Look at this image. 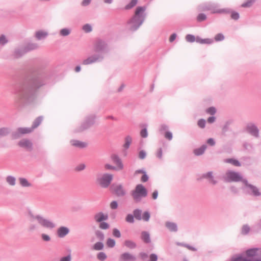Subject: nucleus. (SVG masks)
I'll return each instance as SVG.
<instances>
[{"instance_id": "obj_1", "label": "nucleus", "mask_w": 261, "mask_h": 261, "mask_svg": "<svg viewBox=\"0 0 261 261\" xmlns=\"http://www.w3.org/2000/svg\"><path fill=\"white\" fill-rule=\"evenodd\" d=\"M44 84L42 77L37 76L33 78L29 83L19 85L15 91L16 102L18 104L31 102L34 99L35 90Z\"/></svg>"}, {"instance_id": "obj_2", "label": "nucleus", "mask_w": 261, "mask_h": 261, "mask_svg": "<svg viewBox=\"0 0 261 261\" xmlns=\"http://www.w3.org/2000/svg\"><path fill=\"white\" fill-rule=\"evenodd\" d=\"M146 10L145 6H139L136 8L134 15L127 22L128 30L136 31L143 23L146 17Z\"/></svg>"}, {"instance_id": "obj_3", "label": "nucleus", "mask_w": 261, "mask_h": 261, "mask_svg": "<svg viewBox=\"0 0 261 261\" xmlns=\"http://www.w3.org/2000/svg\"><path fill=\"white\" fill-rule=\"evenodd\" d=\"M30 218L32 220L37 221L38 224L31 223L28 227V230L30 232H33L39 229V225L45 228L53 229L56 226V224L50 219H48L41 215H34L29 213Z\"/></svg>"}, {"instance_id": "obj_4", "label": "nucleus", "mask_w": 261, "mask_h": 261, "mask_svg": "<svg viewBox=\"0 0 261 261\" xmlns=\"http://www.w3.org/2000/svg\"><path fill=\"white\" fill-rule=\"evenodd\" d=\"M220 6L216 3H207L200 5L199 6L200 11H211L213 13H230L229 9H220Z\"/></svg>"}, {"instance_id": "obj_5", "label": "nucleus", "mask_w": 261, "mask_h": 261, "mask_svg": "<svg viewBox=\"0 0 261 261\" xmlns=\"http://www.w3.org/2000/svg\"><path fill=\"white\" fill-rule=\"evenodd\" d=\"M131 195L134 200L138 203L147 196V190L142 184H138L135 189L132 191Z\"/></svg>"}, {"instance_id": "obj_6", "label": "nucleus", "mask_w": 261, "mask_h": 261, "mask_svg": "<svg viewBox=\"0 0 261 261\" xmlns=\"http://www.w3.org/2000/svg\"><path fill=\"white\" fill-rule=\"evenodd\" d=\"M242 183L243 185L242 189L246 193L253 196H259L261 195L259 189L253 185L249 184L246 179L242 180Z\"/></svg>"}, {"instance_id": "obj_7", "label": "nucleus", "mask_w": 261, "mask_h": 261, "mask_svg": "<svg viewBox=\"0 0 261 261\" xmlns=\"http://www.w3.org/2000/svg\"><path fill=\"white\" fill-rule=\"evenodd\" d=\"M93 50L96 54H101L104 56L108 50V46L105 41L98 39H97L93 44Z\"/></svg>"}, {"instance_id": "obj_8", "label": "nucleus", "mask_w": 261, "mask_h": 261, "mask_svg": "<svg viewBox=\"0 0 261 261\" xmlns=\"http://www.w3.org/2000/svg\"><path fill=\"white\" fill-rule=\"evenodd\" d=\"M223 179L226 182L242 181L244 179L239 173L231 170L227 171L223 176Z\"/></svg>"}, {"instance_id": "obj_9", "label": "nucleus", "mask_w": 261, "mask_h": 261, "mask_svg": "<svg viewBox=\"0 0 261 261\" xmlns=\"http://www.w3.org/2000/svg\"><path fill=\"white\" fill-rule=\"evenodd\" d=\"M113 177L112 174L105 173L99 176L97 181L101 187L107 188L111 184Z\"/></svg>"}, {"instance_id": "obj_10", "label": "nucleus", "mask_w": 261, "mask_h": 261, "mask_svg": "<svg viewBox=\"0 0 261 261\" xmlns=\"http://www.w3.org/2000/svg\"><path fill=\"white\" fill-rule=\"evenodd\" d=\"M104 59V56L101 54L91 55L82 61V64L88 65L95 63L101 62Z\"/></svg>"}, {"instance_id": "obj_11", "label": "nucleus", "mask_w": 261, "mask_h": 261, "mask_svg": "<svg viewBox=\"0 0 261 261\" xmlns=\"http://www.w3.org/2000/svg\"><path fill=\"white\" fill-rule=\"evenodd\" d=\"M38 48V45L36 43H29L26 47H24V49L22 50V53L19 54V50H16L14 51V55L16 58L20 57L23 56L24 54L29 51L36 49Z\"/></svg>"}, {"instance_id": "obj_12", "label": "nucleus", "mask_w": 261, "mask_h": 261, "mask_svg": "<svg viewBox=\"0 0 261 261\" xmlns=\"http://www.w3.org/2000/svg\"><path fill=\"white\" fill-rule=\"evenodd\" d=\"M95 118L94 115L87 117L85 121L82 124L79 131H83L91 126L95 122Z\"/></svg>"}, {"instance_id": "obj_13", "label": "nucleus", "mask_w": 261, "mask_h": 261, "mask_svg": "<svg viewBox=\"0 0 261 261\" xmlns=\"http://www.w3.org/2000/svg\"><path fill=\"white\" fill-rule=\"evenodd\" d=\"M247 131L252 136L255 138L259 137V129L257 126L253 123H250L246 126Z\"/></svg>"}, {"instance_id": "obj_14", "label": "nucleus", "mask_w": 261, "mask_h": 261, "mask_svg": "<svg viewBox=\"0 0 261 261\" xmlns=\"http://www.w3.org/2000/svg\"><path fill=\"white\" fill-rule=\"evenodd\" d=\"M33 129L31 127H19L16 132L13 134L15 138H18L21 135L27 134L31 133Z\"/></svg>"}, {"instance_id": "obj_15", "label": "nucleus", "mask_w": 261, "mask_h": 261, "mask_svg": "<svg viewBox=\"0 0 261 261\" xmlns=\"http://www.w3.org/2000/svg\"><path fill=\"white\" fill-rule=\"evenodd\" d=\"M108 215L102 212H98L95 214L94 216V221L96 223H100L102 221H106L108 219Z\"/></svg>"}, {"instance_id": "obj_16", "label": "nucleus", "mask_w": 261, "mask_h": 261, "mask_svg": "<svg viewBox=\"0 0 261 261\" xmlns=\"http://www.w3.org/2000/svg\"><path fill=\"white\" fill-rule=\"evenodd\" d=\"M48 36V32L45 30H39L35 32L34 36L38 40L45 39Z\"/></svg>"}, {"instance_id": "obj_17", "label": "nucleus", "mask_w": 261, "mask_h": 261, "mask_svg": "<svg viewBox=\"0 0 261 261\" xmlns=\"http://www.w3.org/2000/svg\"><path fill=\"white\" fill-rule=\"evenodd\" d=\"M136 260L135 256L127 252L122 253L119 257V261H135Z\"/></svg>"}, {"instance_id": "obj_18", "label": "nucleus", "mask_w": 261, "mask_h": 261, "mask_svg": "<svg viewBox=\"0 0 261 261\" xmlns=\"http://www.w3.org/2000/svg\"><path fill=\"white\" fill-rule=\"evenodd\" d=\"M115 193L118 196H123L126 194V191L121 185H116L112 186Z\"/></svg>"}, {"instance_id": "obj_19", "label": "nucleus", "mask_w": 261, "mask_h": 261, "mask_svg": "<svg viewBox=\"0 0 261 261\" xmlns=\"http://www.w3.org/2000/svg\"><path fill=\"white\" fill-rule=\"evenodd\" d=\"M70 232L69 229L66 226H61L57 230V236L60 238H63Z\"/></svg>"}, {"instance_id": "obj_20", "label": "nucleus", "mask_w": 261, "mask_h": 261, "mask_svg": "<svg viewBox=\"0 0 261 261\" xmlns=\"http://www.w3.org/2000/svg\"><path fill=\"white\" fill-rule=\"evenodd\" d=\"M111 159L113 163L116 164V167H115L117 170H120L123 168V165L122 163L121 160L117 155L113 154L111 156Z\"/></svg>"}, {"instance_id": "obj_21", "label": "nucleus", "mask_w": 261, "mask_h": 261, "mask_svg": "<svg viewBox=\"0 0 261 261\" xmlns=\"http://www.w3.org/2000/svg\"><path fill=\"white\" fill-rule=\"evenodd\" d=\"M165 225L170 232H176L178 231V226L175 222L168 221L165 222Z\"/></svg>"}, {"instance_id": "obj_22", "label": "nucleus", "mask_w": 261, "mask_h": 261, "mask_svg": "<svg viewBox=\"0 0 261 261\" xmlns=\"http://www.w3.org/2000/svg\"><path fill=\"white\" fill-rule=\"evenodd\" d=\"M202 177L207 179L210 184L216 185L217 183V180L215 178L213 173L212 171L208 172L203 174Z\"/></svg>"}, {"instance_id": "obj_23", "label": "nucleus", "mask_w": 261, "mask_h": 261, "mask_svg": "<svg viewBox=\"0 0 261 261\" xmlns=\"http://www.w3.org/2000/svg\"><path fill=\"white\" fill-rule=\"evenodd\" d=\"M19 145L27 150H31L32 148V142L28 139H22L19 142Z\"/></svg>"}, {"instance_id": "obj_24", "label": "nucleus", "mask_w": 261, "mask_h": 261, "mask_svg": "<svg viewBox=\"0 0 261 261\" xmlns=\"http://www.w3.org/2000/svg\"><path fill=\"white\" fill-rule=\"evenodd\" d=\"M132 142V138L130 136H127L125 138V143L123 145L124 148L123 152L124 155H126V150L129 147V146Z\"/></svg>"}, {"instance_id": "obj_25", "label": "nucleus", "mask_w": 261, "mask_h": 261, "mask_svg": "<svg viewBox=\"0 0 261 261\" xmlns=\"http://www.w3.org/2000/svg\"><path fill=\"white\" fill-rule=\"evenodd\" d=\"M70 143L75 147L83 148L87 146V143L76 140H71Z\"/></svg>"}, {"instance_id": "obj_26", "label": "nucleus", "mask_w": 261, "mask_h": 261, "mask_svg": "<svg viewBox=\"0 0 261 261\" xmlns=\"http://www.w3.org/2000/svg\"><path fill=\"white\" fill-rule=\"evenodd\" d=\"M141 238L145 243H149L151 242L150 234L147 231H142L141 234Z\"/></svg>"}, {"instance_id": "obj_27", "label": "nucleus", "mask_w": 261, "mask_h": 261, "mask_svg": "<svg viewBox=\"0 0 261 261\" xmlns=\"http://www.w3.org/2000/svg\"><path fill=\"white\" fill-rule=\"evenodd\" d=\"M207 146L206 145H203L198 148H196L193 150V152L195 155L199 156L204 153Z\"/></svg>"}, {"instance_id": "obj_28", "label": "nucleus", "mask_w": 261, "mask_h": 261, "mask_svg": "<svg viewBox=\"0 0 261 261\" xmlns=\"http://www.w3.org/2000/svg\"><path fill=\"white\" fill-rule=\"evenodd\" d=\"M6 182L10 186H15L16 185V179L12 175H8L6 177Z\"/></svg>"}, {"instance_id": "obj_29", "label": "nucleus", "mask_w": 261, "mask_h": 261, "mask_svg": "<svg viewBox=\"0 0 261 261\" xmlns=\"http://www.w3.org/2000/svg\"><path fill=\"white\" fill-rule=\"evenodd\" d=\"M18 180L20 185L22 187H30L32 186V184L25 178L19 177Z\"/></svg>"}, {"instance_id": "obj_30", "label": "nucleus", "mask_w": 261, "mask_h": 261, "mask_svg": "<svg viewBox=\"0 0 261 261\" xmlns=\"http://www.w3.org/2000/svg\"><path fill=\"white\" fill-rule=\"evenodd\" d=\"M259 250L257 248H251L246 251V254L248 257H254L257 255V252Z\"/></svg>"}, {"instance_id": "obj_31", "label": "nucleus", "mask_w": 261, "mask_h": 261, "mask_svg": "<svg viewBox=\"0 0 261 261\" xmlns=\"http://www.w3.org/2000/svg\"><path fill=\"white\" fill-rule=\"evenodd\" d=\"M124 245L128 248L133 249L136 248V243L130 240H126L124 242Z\"/></svg>"}, {"instance_id": "obj_32", "label": "nucleus", "mask_w": 261, "mask_h": 261, "mask_svg": "<svg viewBox=\"0 0 261 261\" xmlns=\"http://www.w3.org/2000/svg\"><path fill=\"white\" fill-rule=\"evenodd\" d=\"M42 120L43 117L42 116L38 117L34 120V121L33 123L32 127H31L33 129V130L35 128H37L40 124Z\"/></svg>"}, {"instance_id": "obj_33", "label": "nucleus", "mask_w": 261, "mask_h": 261, "mask_svg": "<svg viewBox=\"0 0 261 261\" xmlns=\"http://www.w3.org/2000/svg\"><path fill=\"white\" fill-rule=\"evenodd\" d=\"M71 32L70 29L65 28L60 30L59 34L61 36L65 37L68 36L71 33Z\"/></svg>"}, {"instance_id": "obj_34", "label": "nucleus", "mask_w": 261, "mask_h": 261, "mask_svg": "<svg viewBox=\"0 0 261 261\" xmlns=\"http://www.w3.org/2000/svg\"><path fill=\"white\" fill-rule=\"evenodd\" d=\"M224 162L226 163L231 164L235 166L239 167L241 166L240 163L239 161L233 159H227L224 160Z\"/></svg>"}, {"instance_id": "obj_35", "label": "nucleus", "mask_w": 261, "mask_h": 261, "mask_svg": "<svg viewBox=\"0 0 261 261\" xmlns=\"http://www.w3.org/2000/svg\"><path fill=\"white\" fill-rule=\"evenodd\" d=\"M138 3V0H131L130 2L127 4L124 9L125 10H129L134 7Z\"/></svg>"}, {"instance_id": "obj_36", "label": "nucleus", "mask_w": 261, "mask_h": 261, "mask_svg": "<svg viewBox=\"0 0 261 261\" xmlns=\"http://www.w3.org/2000/svg\"><path fill=\"white\" fill-rule=\"evenodd\" d=\"M142 126L144 127V128L141 129L140 132V135L142 138H145L148 136V132L147 129V125L144 124L142 125Z\"/></svg>"}, {"instance_id": "obj_37", "label": "nucleus", "mask_w": 261, "mask_h": 261, "mask_svg": "<svg viewBox=\"0 0 261 261\" xmlns=\"http://www.w3.org/2000/svg\"><path fill=\"white\" fill-rule=\"evenodd\" d=\"M134 217L138 220H141L142 219L141 214L142 211L139 209H136L133 212Z\"/></svg>"}, {"instance_id": "obj_38", "label": "nucleus", "mask_w": 261, "mask_h": 261, "mask_svg": "<svg viewBox=\"0 0 261 261\" xmlns=\"http://www.w3.org/2000/svg\"><path fill=\"white\" fill-rule=\"evenodd\" d=\"M82 30L85 33H90L92 31V27L91 24L86 23L82 27Z\"/></svg>"}, {"instance_id": "obj_39", "label": "nucleus", "mask_w": 261, "mask_h": 261, "mask_svg": "<svg viewBox=\"0 0 261 261\" xmlns=\"http://www.w3.org/2000/svg\"><path fill=\"white\" fill-rule=\"evenodd\" d=\"M9 129L7 127L0 128V138L5 136L9 133Z\"/></svg>"}, {"instance_id": "obj_40", "label": "nucleus", "mask_w": 261, "mask_h": 261, "mask_svg": "<svg viewBox=\"0 0 261 261\" xmlns=\"http://www.w3.org/2000/svg\"><path fill=\"white\" fill-rule=\"evenodd\" d=\"M156 157L160 160H163V149L161 147L158 148L155 152Z\"/></svg>"}, {"instance_id": "obj_41", "label": "nucleus", "mask_w": 261, "mask_h": 261, "mask_svg": "<svg viewBox=\"0 0 261 261\" xmlns=\"http://www.w3.org/2000/svg\"><path fill=\"white\" fill-rule=\"evenodd\" d=\"M8 42V38L4 35L0 36V46H3Z\"/></svg>"}, {"instance_id": "obj_42", "label": "nucleus", "mask_w": 261, "mask_h": 261, "mask_svg": "<svg viewBox=\"0 0 261 261\" xmlns=\"http://www.w3.org/2000/svg\"><path fill=\"white\" fill-rule=\"evenodd\" d=\"M255 0H247L246 2L242 4L241 7L244 8H249L255 2Z\"/></svg>"}, {"instance_id": "obj_43", "label": "nucleus", "mask_w": 261, "mask_h": 261, "mask_svg": "<svg viewBox=\"0 0 261 261\" xmlns=\"http://www.w3.org/2000/svg\"><path fill=\"white\" fill-rule=\"evenodd\" d=\"M233 261H261V259H256L254 260H251L245 257L239 256L234 258Z\"/></svg>"}, {"instance_id": "obj_44", "label": "nucleus", "mask_w": 261, "mask_h": 261, "mask_svg": "<svg viewBox=\"0 0 261 261\" xmlns=\"http://www.w3.org/2000/svg\"><path fill=\"white\" fill-rule=\"evenodd\" d=\"M250 230L249 226L247 225H244L243 226L241 229V233L243 235L247 234Z\"/></svg>"}, {"instance_id": "obj_45", "label": "nucleus", "mask_w": 261, "mask_h": 261, "mask_svg": "<svg viewBox=\"0 0 261 261\" xmlns=\"http://www.w3.org/2000/svg\"><path fill=\"white\" fill-rule=\"evenodd\" d=\"M103 248V244L101 242H97L93 246V249L95 250H101Z\"/></svg>"}, {"instance_id": "obj_46", "label": "nucleus", "mask_w": 261, "mask_h": 261, "mask_svg": "<svg viewBox=\"0 0 261 261\" xmlns=\"http://www.w3.org/2000/svg\"><path fill=\"white\" fill-rule=\"evenodd\" d=\"M186 40L187 42L192 43L196 41V37L191 34H188L186 36Z\"/></svg>"}, {"instance_id": "obj_47", "label": "nucleus", "mask_w": 261, "mask_h": 261, "mask_svg": "<svg viewBox=\"0 0 261 261\" xmlns=\"http://www.w3.org/2000/svg\"><path fill=\"white\" fill-rule=\"evenodd\" d=\"M107 255L103 252H100L97 254V258L101 261H103L107 258Z\"/></svg>"}, {"instance_id": "obj_48", "label": "nucleus", "mask_w": 261, "mask_h": 261, "mask_svg": "<svg viewBox=\"0 0 261 261\" xmlns=\"http://www.w3.org/2000/svg\"><path fill=\"white\" fill-rule=\"evenodd\" d=\"M99 223V227L100 229H107L110 227L109 224L108 223L105 222L104 221H102L101 222H100Z\"/></svg>"}, {"instance_id": "obj_49", "label": "nucleus", "mask_w": 261, "mask_h": 261, "mask_svg": "<svg viewBox=\"0 0 261 261\" xmlns=\"http://www.w3.org/2000/svg\"><path fill=\"white\" fill-rule=\"evenodd\" d=\"M107 245L109 247L113 248L115 245V241L114 239L109 238L107 240Z\"/></svg>"}, {"instance_id": "obj_50", "label": "nucleus", "mask_w": 261, "mask_h": 261, "mask_svg": "<svg viewBox=\"0 0 261 261\" xmlns=\"http://www.w3.org/2000/svg\"><path fill=\"white\" fill-rule=\"evenodd\" d=\"M206 112L208 114L214 115L216 113V109L215 107H211L206 110Z\"/></svg>"}, {"instance_id": "obj_51", "label": "nucleus", "mask_w": 261, "mask_h": 261, "mask_svg": "<svg viewBox=\"0 0 261 261\" xmlns=\"http://www.w3.org/2000/svg\"><path fill=\"white\" fill-rule=\"evenodd\" d=\"M198 126L201 128H204L205 126L206 121L204 119H200L198 121Z\"/></svg>"}, {"instance_id": "obj_52", "label": "nucleus", "mask_w": 261, "mask_h": 261, "mask_svg": "<svg viewBox=\"0 0 261 261\" xmlns=\"http://www.w3.org/2000/svg\"><path fill=\"white\" fill-rule=\"evenodd\" d=\"M41 238L42 240L44 242H48L51 240L50 237L48 234L45 233H42L41 234Z\"/></svg>"}, {"instance_id": "obj_53", "label": "nucleus", "mask_w": 261, "mask_h": 261, "mask_svg": "<svg viewBox=\"0 0 261 261\" xmlns=\"http://www.w3.org/2000/svg\"><path fill=\"white\" fill-rule=\"evenodd\" d=\"M224 39V36L221 33L217 34L215 36V40L217 42L223 41Z\"/></svg>"}, {"instance_id": "obj_54", "label": "nucleus", "mask_w": 261, "mask_h": 261, "mask_svg": "<svg viewBox=\"0 0 261 261\" xmlns=\"http://www.w3.org/2000/svg\"><path fill=\"white\" fill-rule=\"evenodd\" d=\"M125 220L128 223H133L134 222V216L132 214H128L126 217Z\"/></svg>"}, {"instance_id": "obj_55", "label": "nucleus", "mask_w": 261, "mask_h": 261, "mask_svg": "<svg viewBox=\"0 0 261 261\" xmlns=\"http://www.w3.org/2000/svg\"><path fill=\"white\" fill-rule=\"evenodd\" d=\"M150 217V215L149 212H145L143 216L142 217V219H143L145 221H148Z\"/></svg>"}, {"instance_id": "obj_56", "label": "nucleus", "mask_w": 261, "mask_h": 261, "mask_svg": "<svg viewBox=\"0 0 261 261\" xmlns=\"http://www.w3.org/2000/svg\"><path fill=\"white\" fill-rule=\"evenodd\" d=\"M164 137L167 140L169 141L171 140L173 138V135L172 132H171L170 131L166 132L164 134Z\"/></svg>"}, {"instance_id": "obj_57", "label": "nucleus", "mask_w": 261, "mask_h": 261, "mask_svg": "<svg viewBox=\"0 0 261 261\" xmlns=\"http://www.w3.org/2000/svg\"><path fill=\"white\" fill-rule=\"evenodd\" d=\"M168 129H169V126L165 124H161L160 126V127H159V130L161 132H164V131H165V132H167V131H169Z\"/></svg>"}, {"instance_id": "obj_58", "label": "nucleus", "mask_w": 261, "mask_h": 261, "mask_svg": "<svg viewBox=\"0 0 261 261\" xmlns=\"http://www.w3.org/2000/svg\"><path fill=\"white\" fill-rule=\"evenodd\" d=\"M95 234L99 240H103L104 239V234L102 231L97 230L95 232Z\"/></svg>"}, {"instance_id": "obj_59", "label": "nucleus", "mask_w": 261, "mask_h": 261, "mask_svg": "<svg viewBox=\"0 0 261 261\" xmlns=\"http://www.w3.org/2000/svg\"><path fill=\"white\" fill-rule=\"evenodd\" d=\"M113 235L117 238L121 237V233L120 231L117 228H114L113 230Z\"/></svg>"}, {"instance_id": "obj_60", "label": "nucleus", "mask_w": 261, "mask_h": 261, "mask_svg": "<svg viewBox=\"0 0 261 261\" xmlns=\"http://www.w3.org/2000/svg\"><path fill=\"white\" fill-rule=\"evenodd\" d=\"M71 255L70 254L60 258L59 261H71Z\"/></svg>"}, {"instance_id": "obj_61", "label": "nucleus", "mask_w": 261, "mask_h": 261, "mask_svg": "<svg viewBox=\"0 0 261 261\" xmlns=\"http://www.w3.org/2000/svg\"><path fill=\"white\" fill-rule=\"evenodd\" d=\"M213 42H214V40L213 39L205 38V39H203L202 44H212Z\"/></svg>"}, {"instance_id": "obj_62", "label": "nucleus", "mask_w": 261, "mask_h": 261, "mask_svg": "<svg viewBox=\"0 0 261 261\" xmlns=\"http://www.w3.org/2000/svg\"><path fill=\"white\" fill-rule=\"evenodd\" d=\"M206 18V15L203 13L199 14L197 16V20L198 21H202L205 20Z\"/></svg>"}, {"instance_id": "obj_63", "label": "nucleus", "mask_w": 261, "mask_h": 261, "mask_svg": "<svg viewBox=\"0 0 261 261\" xmlns=\"http://www.w3.org/2000/svg\"><path fill=\"white\" fill-rule=\"evenodd\" d=\"M239 17L240 15L238 12L234 11L231 12V17L232 19L234 20H238L239 18Z\"/></svg>"}, {"instance_id": "obj_64", "label": "nucleus", "mask_w": 261, "mask_h": 261, "mask_svg": "<svg viewBox=\"0 0 261 261\" xmlns=\"http://www.w3.org/2000/svg\"><path fill=\"white\" fill-rule=\"evenodd\" d=\"M146 156V153L144 150H141L139 153V157L140 159H144Z\"/></svg>"}]
</instances>
